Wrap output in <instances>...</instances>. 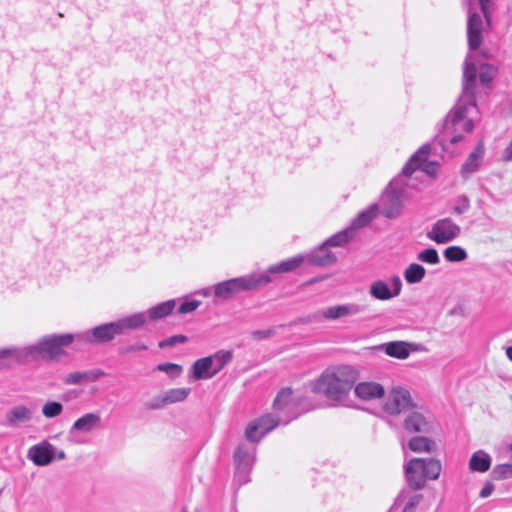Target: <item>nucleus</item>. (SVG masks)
I'll use <instances>...</instances> for the list:
<instances>
[{"label":"nucleus","mask_w":512,"mask_h":512,"mask_svg":"<svg viewBox=\"0 0 512 512\" xmlns=\"http://www.w3.org/2000/svg\"><path fill=\"white\" fill-rule=\"evenodd\" d=\"M477 80V67L473 62L466 58L463 68V87L462 94L454 109L447 114L441 124L438 125L439 134L434 138V142L447 150V135L451 134L449 142L456 144L463 138L461 132L469 133L474 129L471 119L466 117L468 107H476L475 89Z\"/></svg>","instance_id":"1"},{"label":"nucleus","mask_w":512,"mask_h":512,"mask_svg":"<svg viewBox=\"0 0 512 512\" xmlns=\"http://www.w3.org/2000/svg\"><path fill=\"white\" fill-rule=\"evenodd\" d=\"M85 373V381L86 382H94L99 380L100 378L104 377L106 374L101 369H93L89 371H84Z\"/></svg>","instance_id":"51"},{"label":"nucleus","mask_w":512,"mask_h":512,"mask_svg":"<svg viewBox=\"0 0 512 512\" xmlns=\"http://www.w3.org/2000/svg\"><path fill=\"white\" fill-rule=\"evenodd\" d=\"M294 417L281 418L272 414H265L250 422L245 429V437L250 442H259L266 434L279 424H288Z\"/></svg>","instance_id":"7"},{"label":"nucleus","mask_w":512,"mask_h":512,"mask_svg":"<svg viewBox=\"0 0 512 512\" xmlns=\"http://www.w3.org/2000/svg\"><path fill=\"white\" fill-rule=\"evenodd\" d=\"M408 447L410 450L417 453L432 452L436 448V443L428 437L416 436L410 439Z\"/></svg>","instance_id":"32"},{"label":"nucleus","mask_w":512,"mask_h":512,"mask_svg":"<svg viewBox=\"0 0 512 512\" xmlns=\"http://www.w3.org/2000/svg\"><path fill=\"white\" fill-rule=\"evenodd\" d=\"M211 357H213V370L216 375L232 360L233 355L231 351L219 350Z\"/></svg>","instance_id":"35"},{"label":"nucleus","mask_w":512,"mask_h":512,"mask_svg":"<svg viewBox=\"0 0 512 512\" xmlns=\"http://www.w3.org/2000/svg\"><path fill=\"white\" fill-rule=\"evenodd\" d=\"M181 512H188L186 507H183ZM194 512H212L211 506L207 503H203L194 509Z\"/></svg>","instance_id":"55"},{"label":"nucleus","mask_w":512,"mask_h":512,"mask_svg":"<svg viewBox=\"0 0 512 512\" xmlns=\"http://www.w3.org/2000/svg\"><path fill=\"white\" fill-rule=\"evenodd\" d=\"M441 463L434 458H413L405 466V478L413 490L422 489L426 480H436L441 473Z\"/></svg>","instance_id":"4"},{"label":"nucleus","mask_w":512,"mask_h":512,"mask_svg":"<svg viewBox=\"0 0 512 512\" xmlns=\"http://www.w3.org/2000/svg\"><path fill=\"white\" fill-rule=\"evenodd\" d=\"M401 193L390 188L381 198V214L388 219H395L402 214Z\"/></svg>","instance_id":"12"},{"label":"nucleus","mask_w":512,"mask_h":512,"mask_svg":"<svg viewBox=\"0 0 512 512\" xmlns=\"http://www.w3.org/2000/svg\"><path fill=\"white\" fill-rule=\"evenodd\" d=\"M26 347H7L0 349V370L11 369L15 365H27Z\"/></svg>","instance_id":"14"},{"label":"nucleus","mask_w":512,"mask_h":512,"mask_svg":"<svg viewBox=\"0 0 512 512\" xmlns=\"http://www.w3.org/2000/svg\"><path fill=\"white\" fill-rule=\"evenodd\" d=\"M188 341V337L183 334L170 336L158 343L160 349L174 347L177 344H184Z\"/></svg>","instance_id":"41"},{"label":"nucleus","mask_w":512,"mask_h":512,"mask_svg":"<svg viewBox=\"0 0 512 512\" xmlns=\"http://www.w3.org/2000/svg\"><path fill=\"white\" fill-rule=\"evenodd\" d=\"M147 349H148V346L146 344H144L142 342H137V343L129 345L125 348H122L120 350V353L129 354V353L138 352V351H145Z\"/></svg>","instance_id":"52"},{"label":"nucleus","mask_w":512,"mask_h":512,"mask_svg":"<svg viewBox=\"0 0 512 512\" xmlns=\"http://www.w3.org/2000/svg\"><path fill=\"white\" fill-rule=\"evenodd\" d=\"M421 162L419 160H413V155L410 157L409 161L404 165L402 168L401 174L409 177L411 176L416 170L419 169Z\"/></svg>","instance_id":"46"},{"label":"nucleus","mask_w":512,"mask_h":512,"mask_svg":"<svg viewBox=\"0 0 512 512\" xmlns=\"http://www.w3.org/2000/svg\"><path fill=\"white\" fill-rule=\"evenodd\" d=\"M430 152H431V145L429 143H425L413 154V160H419L420 162H425V160H427V157L430 154Z\"/></svg>","instance_id":"50"},{"label":"nucleus","mask_w":512,"mask_h":512,"mask_svg":"<svg viewBox=\"0 0 512 512\" xmlns=\"http://www.w3.org/2000/svg\"><path fill=\"white\" fill-rule=\"evenodd\" d=\"M248 474H249V473H247V474H246V476H245V474H241V475H239V477H236V475H235L234 477H235V480H236L240 485H243V484H245V483H247V482L249 481Z\"/></svg>","instance_id":"56"},{"label":"nucleus","mask_w":512,"mask_h":512,"mask_svg":"<svg viewBox=\"0 0 512 512\" xmlns=\"http://www.w3.org/2000/svg\"><path fill=\"white\" fill-rule=\"evenodd\" d=\"M201 304L200 300L196 299H186L182 302L177 308L178 314H187L195 311Z\"/></svg>","instance_id":"42"},{"label":"nucleus","mask_w":512,"mask_h":512,"mask_svg":"<svg viewBox=\"0 0 512 512\" xmlns=\"http://www.w3.org/2000/svg\"><path fill=\"white\" fill-rule=\"evenodd\" d=\"M2 493V489H0V494Z\"/></svg>","instance_id":"60"},{"label":"nucleus","mask_w":512,"mask_h":512,"mask_svg":"<svg viewBox=\"0 0 512 512\" xmlns=\"http://www.w3.org/2000/svg\"><path fill=\"white\" fill-rule=\"evenodd\" d=\"M443 256L448 262H461L467 259L468 254L460 246H449L443 251Z\"/></svg>","instance_id":"36"},{"label":"nucleus","mask_w":512,"mask_h":512,"mask_svg":"<svg viewBox=\"0 0 512 512\" xmlns=\"http://www.w3.org/2000/svg\"><path fill=\"white\" fill-rule=\"evenodd\" d=\"M157 370L165 372L171 377H178L182 372V366L175 363H162L157 366Z\"/></svg>","instance_id":"44"},{"label":"nucleus","mask_w":512,"mask_h":512,"mask_svg":"<svg viewBox=\"0 0 512 512\" xmlns=\"http://www.w3.org/2000/svg\"><path fill=\"white\" fill-rule=\"evenodd\" d=\"M417 259L423 263L436 265L440 263V257L437 250L433 247L422 250L418 253Z\"/></svg>","instance_id":"39"},{"label":"nucleus","mask_w":512,"mask_h":512,"mask_svg":"<svg viewBox=\"0 0 512 512\" xmlns=\"http://www.w3.org/2000/svg\"><path fill=\"white\" fill-rule=\"evenodd\" d=\"M305 261V256L299 254L294 257L285 259L277 264L271 265L268 268L270 274H280L292 272L297 269Z\"/></svg>","instance_id":"26"},{"label":"nucleus","mask_w":512,"mask_h":512,"mask_svg":"<svg viewBox=\"0 0 512 512\" xmlns=\"http://www.w3.org/2000/svg\"><path fill=\"white\" fill-rule=\"evenodd\" d=\"M365 310V305H359L356 303L334 305L301 318L300 321L303 323H311L320 322L322 319L336 320L346 316L357 315Z\"/></svg>","instance_id":"8"},{"label":"nucleus","mask_w":512,"mask_h":512,"mask_svg":"<svg viewBox=\"0 0 512 512\" xmlns=\"http://www.w3.org/2000/svg\"><path fill=\"white\" fill-rule=\"evenodd\" d=\"M234 463L236 466V477L241 474H247L251 467V456L248 447L244 444L238 445L234 452Z\"/></svg>","instance_id":"23"},{"label":"nucleus","mask_w":512,"mask_h":512,"mask_svg":"<svg viewBox=\"0 0 512 512\" xmlns=\"http://www.w3.org/2000/svg\"><path fill=\"white\" fill-rule=\"evenodd\" d=\"M85 373L84 371H75L69 373L63 380V382L67 385H77L85 381Z\"/></svg>","instance_id":"45"},{"label":"nucleus","mask_w":512,"mask_h":512,"mask_svg":"<svg viewBox=\"0 0 512 512\" xmlns=\"http://www.w3.org/2000/svg\"><path fill=\"white\" fill-rule=\"evenodd\" d=\"M94 344H103L112 341L117 335H120L116 322H109L98 325L91 329Z\"/></svg>","instance_id":"17"},{"label":"nucleus","mask_w":512,"mask_h":512,"mask_svg":"<svg viewBox=\"0 0 512 512\" xmlns=\"http://www.w3.org/2000/svg\"><path fill=\"white\" fill-rule=\"evenodd\" d=\"M506 355L512 361V346L507 348Z\"/></svg>","instance_id":"58"},{"label":"nucleus","mask_w":512,"mask_h":512,"mask_svg":"<svg viewBox=\"0 0 512 512\" xmlns=\"http://www.w3.org/2000/svg\"><path fill=\"white\" fill-rule=\"evenodd\" d=\"M470 208V200L468 196L461 195L456 199V204L453 207V213L461 215L467 212Z\"/></svg>","instance_id":"43"},{"label":"nucleus","mask_w":512,"mask_h":512,"mask_svg":"<svg viewBox=\"0 0 512 512\" xmlns=\"http://www.w3.org/2000/svg\"><path fill=\"white\" fill-rule=\"evenodd\" d=\"M491 476L494 480H504L512 478V463H503L496 465L491 471Z\"/></svg>","instance_id":"38"},{"label":"nucleus","mask_w":512,"mask_h":512,"mask_svg":"<svg viewBox=\"0 0 512 512\" xmlns=\"http://www.w3.org/2000/svg\"><path fill=\"white\" fill-rule=\"evenodd\" d=\"M354 392L362 400L381 398L385 394L384 387L376 382H361L355 386Z\"/></svg>","instance_id":"20"},{"label":"nucleus","mask_w":512,"mask_h":512,"mask_svg":"<svg viewBox=\"0 0 512 512\" xmlns=\"http://www.w3.org/2000/svg\"><path fill=\"white\" fill-rule=\"evenodd\" d=\"M410 392L402 387L393 388L384 404V410L390 415H398L402 412L416 408Z\"/></svg>","instance_id":"10"},{"label":"nucleus","mask_w":512,"mask_h":512,"mask_svg":"<svg viewBox=\"0 0 512 512\" xmlns=\"http://www.w3.org/2000/svg\"><path fill=\"white\" fill-rule=\"evenodd\" d=\"M357 377V371L349 365L327 368L310 383V390L330 401L340 403L347 398Z\"/></svg>","instance_id":"2"},{"label":"nucleus","mask_w":512,"mask_h":512,"mask_svg":"<svg viewBox=\"0 0 512 512\" xmlns=\"http://www.w3.org/2000/svg\"><path fill=\"white\" fill-rule=\"evenodd\" d=\"M509 451L512 452V443L508 446Z\"/></svg>","instance_id":"59"},{"label":"nucleus","mask_w":512,"mask_h":512,"mask_svg":"<svg viewBox=\"0 0 512 512\" xmlns=\"http://www.w3.org/2000/svg\"><path fill=\"white\" fill-rule=\"evenodd\" d=\"M485 154L483 142L477 144L474 150L468 155L461 166L460 175L464 180H468L474 173L479 171Z\"/></svg>","instance_id":"15"},{"label":"nucleus","mask_w":512,"mask_h":512,"mask_svg":"<svg viewBox=\"0 0 512 512\" xmlns=\"http://www.w3.org/2000/svg\"><path fill=\"white\" fill-rule=\"evenodd\" d=\"M378 212V206L376 204L371 205L368 209L361 211L352 221L349 228H353V233L356 229L365 227L368 225L376 216Z\"/></svg>","instance_id":"30"},{"label":"nucleus","mask_w":512,"mask_h":512,"mask_svg":"<svg viewBox=\"0 0 512 512\" xmlns=\"http://www.w3.org/2000/svg\"><path fill=\"white\" fill-rule=\"evenodd\" d=\"M191 393V388H172L164 393L165 401L168 404L184 401Z\"/></svg>","instance_id":"34"},{"label":"nucleus","mask_w":512,"mask_h":512,"mask_svg":"<svg viewBox=\"0 0 512 512\" xmlns=\"http://www.w3.org/2000/svg\"><path fill=\"white\" fill-rule=\"evenodd\" d=\"M426 274L425 268L418 263H411L404 271V278L409 284L421 282Z\"/></svg>","instance_id":"33"},{"label":"nucleus","mask_w":512,"mask_h":512,"mask_svg":"<svg viewBox=\"0 0 512 512\" xmlns=\"http://www.w3.org/2000/svg\"><path fill=\"white\" fill-rule=\"evenodd\" d=\"M481 12L485 18V21L488 25L491 23V11L489 9V5L491 0H478ZM463 5L467 9V43L468 48L471 51L477 50L483 41L482 29H483V21L481 15L473 11V3L472 0H463Z\"/></svg>","instance_id":"5"},{"label":"nucleus","mask_w":512,"mask_h":512,"mask_svg":"<svg viewBox=\"0 0 512 512\" xmlns=\"http://www.w3.org/2000/svg\"><path fill=\"white\" fill-rule=\"evenodd\" d=\"M296 404L293 401V390L290 387L282 388L278 391L273 401V410L277 417L288 418L294 417L292 412L295 410Z\"/></svg>","instance_id":"11"},{"label":"nucleus","mask_w":512,"mask_h":512,"mask_svg":"<svg viewBox=\"0 0 512 512\" xmlns=\"http://www.w3.org/2000/svg\"><path fill=\"white\" fill-rule=\"evenodd\" d=\"M31 419L32 412L24 405L15 406L6 413V420L10 426H17L20 423L29 422Z\"/></svg>","instance_id":"28"},{"label":"nucleus","mask_w":512,"mask_h":512,"mask_svg":"<svg viewBox=\"0 0 512 512\" xmlns=\"http://www.w3.org/2000/svg\"><path fill=\"white\" fill-rule=\"evenodd\" d=\"M100 422L101 419L99 415L95 413H86L73 423L70 433H73L74 431H81L85 433L91 432L100 426Z\"/></svg>","instance_id":"25"},{"label":"nucleus","mask_w":512,"mask_h":512,"mask_svg":"<svg viewBox=\"0 0 512 512\" xmlns=\"http://www.w3.org/2000/svg\"><path fill=\"white\" fill-rule=\"evenodd\" d=\"M492 458L484 450H478L472 454L469 460V469L473 472L484 473L491 467Z\"/></svg>","instance_id":"27"},{"label":"nucleus","mask_w":512,"mask_h":512,"mask_svg":"<svg viewBox=\"0 0 512 512\" xmlns=\"http://www.w3.org/2000/svg\"><path fill=\"white\" fill-rule=\"evenodd\" d=\"M91 329L79 333L51 334L42 337L36 344L25 346L28 364L39 360H53L64 354L63 347L74 343L77 349L94 344Z\"/></svg>","instance_id":"3"},{"label":"nucleus","mask_w":512,"mask_h":512,"mask_svg":"<svg viewBox=\"0 0 512 512\" xmlns=\"http://www.w3.org/2000/svg\"><path fill=\"white\" fill-rule=\"evenodd\" d=\"M419 170L425 172L429 176H436L438 170V163L434 161L425 160V162H421Z\"/></svg>","instance_id":"49"},{"label":"nucleus","mask_w":512,"mask_h":512,"mask_svg":"<svg viewBox=\"0 0 512 512\" xmlns=\"http://www.w3.org/2000/svg\"><path fill=\"white\" fill-rule=\"evenodd\" d=\"M63 412V405L57 401H48L42 407V414L46 418H54Z\"/></svg>","instance_id":"40"},{"label":"nucleus","mask_w":512,"mask_h":512,"mask_svg":"<svg viewBox=\"0 0 512 512\" xmlns=\"http://www.w3.org/2000/svg\"><path fill=\"white\" fill-rule=\"evenodd\" d=\"M271 281L272 279L268 274H263L259 277L243 276L232 278L217 283L214 286V294L219 299L228 300L239 292L253 290Z\"/></svg>","instance_id":"6"},{"label":"nucleus","mask_w":512,"mask_h":512,"mask_svg":"<svg viewBox=\"0 0 512 512\" xmlns=\"http://www.w3.org/2000/svg\"><path fill=\"white\" fill-rule=\"evenodd\" d=\"M401 281L398 277L395 278V288L393 291L389 288L386 282L378 280L370 287V294L378 300H389L394 296L399 295L401 291Z\"/></svg>","instance_id":"19"},{"label":"nucleus","mask_w":512,"mask_h":512,"mask_svg":"<svg viewBox=\"0 0 512 512\" xmlns=\"http://www.w3.org/2000/svg\"><path fill=\"white\" fill-rule=\"evenodd\" d=\"M354 237L353 228L343 229L323 242L328 248L329 247H343L349 243Z\"/></svg>","instance_id":"31"},{"label":"nucleus","mask_w":512,"mask_h":512,"mask_svg":"<svg viewBox=\"0 0 512 512\" xmlns=\"http://www.w3.org/2000/svg\"><path fill=\"white\" fill-rule=\"evenodd\" d=\"M147 321L146 312H138L127 317H123L116 322L118 331L124 334L127 330H135L143 326Z\"/></svg>","instance_id":"24"},{"label":"nucleus","mask_w":512,"mask_h":512,"mask_svg":"<svg viewBox=\"0 0 512 512\" xmlns=\"http://www.w3.org/2000/svg\"><path fill=\"white\" fill-rule=\"evenodd\" d=\"M305 260L313 266L325 267L334 264L337 261V257L322 243L305 256Z\"/></svg>","instance_id":"16"},{"label":"nucleus","mask_w":512,"mask_h":512,"mask_svg":"<svg viewBox=\"0 0 512 512\" xmlns=\"http://www.w3.org/2000/svg\"><path fill=\"white\" fill-rule=\"evenodd\" d=\"M494 484L490 481H486L484 486L482 487V489L480 490L479 492V496L481 498H487L489 497L493 491H494Z\"/></svg>","instance_id":"54"},{"label":"nucleus","mask_w":512,"mask_h":512,"mask_svg":"<svg viewBox=\"0 0 512 512\" xmlns=\"http://www.w3.org/2000/svg\"><path fill=\"white\" fill-rule=\"evenodd\" d=\"M274 334V330L267 329V330H256L252 333V337L255 340H264L267 338H270Z\"/></svg>","instance_id":"53"},{"label":"nucleus","mask_w":512,"mask_h":512,"mask_svg":"<svg viewBox=\"0 0 512 512\" xmlns=\"http://www.w3.org/2000/svg\"><path fill=\"white\" fill-rule=\"evenodd\" d=\"M461 233V228L451 218L446 217L437 220L427 232V237L437 244H445L456 239Z\"/></svg>","instance_id":"9"},{"label":"nucleus","mask_w":512,"mask_h":512,"mask_svg":"<svg viewBox=\"0 0 512 512\" xmlns=\"http://www.w3.org/2000/svg\"><path fill=\"white\" fill-rule=\"evenodd\" d=\"M412 344L405 341H391L384 343L380 346V349L385 352L386 355L404 360L409 357Z\"/></svg>","instance_id":"21"},{"label":"nucleus","mask_w":512,"mask_h":512,"mask_svg":"<svg viewBox=\"0 0 512 512\" xmlns=\"http://www.w3.org/2000/svg\"><path fill=\"white\" fill-rule=\"evenodd\" d=\"M166 405H167V403L165 401V396L163 394L162 396L154 397L150 401L146 402L145 408H147L149 410H157V409H162Z\"/></svg>","instance_id":"48"},{"label":"nucleus","mask_w":512,"mask_h":512,"mask_svg":"<svg viewBox=\"0 0 512 512\" xmlns=\"http://www.w3.org/2000/svg\"><path fill=\"white\" fill-rule=\"evenodd\" d=\"M175 306L176 300L174 299L161 302L148 309L146 312L147 318L152 321L163 319L172 313V311L175 309Z\"/></svg>","instance_id":"29"},{"label":"nucleus","mask_w":512,"mask_h":512,"mask_svg":"<svg viewBox=\"0 0 512 512\" xmlns=\"http://www.w3.org/2000/svg\"><path fill=\"white\" fill-rule=\"evenodd\" d=\"M56 448L44 440L29 448L27 457L37 466H47L55 459Z\"/></svg>","instance_id":"13"},{"label":"nucleus","mask_w":512,"mask_h":512,"mask_svg":"<svg viewBox=\"0 0 512 512\" xmlns=\"http://www.w3.org/2000/svg\"><path fill=\"white\" fill-rule=\"evenodd\" d=\"M497 69L489 64L483 63L480 65L479 80L483 86H489L496 75Z\"/></svg>","instance_id":"37"},{"label":"nucleus","mask_w":512,"mask_h":512,"mask_svg":"<svg viewBox=\"0 0 512 512\" xmlns=\"http://www.w3.org/2000/svg\"><path fill=\"white\" fill-rule=\"evenodd\" d=\"M66 457V454L63 450H59V451H55V458L58 459V460H63L65 459Z\"/></svg>","instance_id":"57"},{"label":"nucleus","mask_w":512,"mask_h":512,"mask_svg":"<svg viewBox=\"0 0 512 512\" xmlns=\"http://www.w3.org/2000/svg\"><path fill=\"white\" fill-rule=\"evenodd\" d=\"M403 427L409 433H429L431 430L430 424L425 416L416 411L407 415L403 422Z\"/></svg>","instance_id":"18"},{"label":"nucleus","mask_w":512,"mask_h":512,"mask_svg":"<svg viewBox=\"0 0 512 512\" xmlns=\"http://www.w3.org/2000/svg\"><path fill=\"white\" fill-rule=\"evenodd\" d=\"M191 373L196 380L210 379L215 376L213 357L206 356L196 360L191 367Z\"/></svg>","instance_id":"22"},{"label":"nucleus","mask_w":512,"mask_h":512,"mask_svg":"<svg viewBox=\"0 0 512 512\" xmlns=\"http://www.w3.org/2000/svg\"><path fill=\"white\" fill-rule=\"evenodd\" d=\"M422 499H423L422 494H414V495L410 496L407 503L405 504L402 512H415L417 506L419 505V503L421 502Z\"/></svg>","instance_id":"47"}]
</instances>
